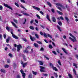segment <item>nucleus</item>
<instances>
[{"label":"nucleus","instance_id":"nucleus-1","mask_svg":"<svg viewBox=\"0 0 78 78\" xmlns=\"http://www.w3.org/2000/svg\"><path fill=\"white\" fill-rule=\"evenodd\" d=\"M6 28L8 31H11L10 33L12 34V36L13 38L16 39H19V37L14 35L13 32H12V29H11V27H6Z\"/></svg>","mask_w":78,"mask_h":78},{"label":"nucleus","instance_id":"nucleus-2","mask_svg":"<svg viewBox=\"0 0 78 78\" xmlns=\"http://www.w3.org/2000/svg\"><path fill=\"white\" fill-rule=\"evenodd\" d=\"M69 35L70 36H71L74 39H73V38H72L71 37H69V38L73 42H75H75H76V38H75V37H74V36H73V35H72V34L69 33Z\"/></svg>","mask_w":78,"mask_h":78},{"label":"nucleus","instance_id":"nucleus-3","mask_svg":"<svg viewBox=\"0 0 78 78\" xmlns=\"http://www.w3.org/2000/svg\"><path fill=\"white\" fill-rule=\"evenodd\" d=\"M55 5L57 6V8H58V9L60 10H61V9L60 8V7H59V6H60V7H62V6H63L62 4L59 3H56Z\"/></svg>","mask_w":78,"mask_h":78},{"label":"nucleus","instance_id":"nucleus-4","mask_svg":"<svg viewBox=\"0 0 78 78\" xmlns=\"http://www.w3.org/2000/svg\"><path fill=\"white\" fill-rule=\"evenodd\" d=\"M20 72L22 74V77H23V78H25V76H26V75L25 74V73L23 72V70L21 69L20 70Z\"/></svg>","mask_w":78,"mask_h":78},{"label":"nucleus","instance_id":"nucleus-5","mask_svg":"<svg viewBox=\"0 0 78 78\" xmlns=\"http://www.w3.org/2000/svg\"><path fill=\"white\" fill-rule=\"evenodd\" d=\"M40 69H41L40 70V71L41 72H45V70H44V69H45V68L44 67L40 66Z\"/></svg>","mask_w":78,"mask_h":78},{"label":"nucleus","instance_id":"nucleus-6","mask_svg":"<svg viewBox=\"0 0 78 78\" xmlns=\"http://www.w3.org/2000/svg\"><path fill=\"white\" fill-rule=\"evenodd\" d=\"M4 6L5 7H6V8H9V9H10L12 10V8H11V6H9L8 4L4 3Z\"/></svg>","mask_w":78,"mask_h":78},{"label":"nucleus","instance_id":"nucleus-7","mask_svg":"<svg viewBox=\"0 0 78 78\" xmlns=\"http://www.w3.org/2000/svg\"><path fill=\"white\" fill-rule=\"evenodd\" d=\"M17 50L18 51H19L20 50V48H22V46L20 44L17 45Z\"/></svg>","mask_w":78,"mask_h":78},{"label":"nucleus","instance_id":"nucleus-8","mask_svg":"<svg viewBox=\"0 0 78 78\" xmlns=\"http://www.w3.org/2000/svg\"><path fill=\"white\" fill-rule=\"evenodd\" d=\"M30 38L32 41H34L36 40V38L34 37H32L31 35L30 36Z\"/></svg>","mask_w":78,"mask_h":78},{"label":"nucleus","instance_id":"nucleus-9","mask_svg":"<svg viewBox=\"0 0 78 78\" xmlns=\"http://www.w3.org/2000/svg\"><path fill=\"white\" fill-rule=\"evenodd\" d=\"M21 64L22 65H23V67L25 68V66H27V65L28 63L26 62L25 63H23V62H22L21 63Z\"/></svg>","mask_w":78,"mask_h":78},{"label":"nucleus","instance_id":"nucleus-10","mask_svg":"<svg viewBox=\"0 0 78 78\" xmlns=\"http://www.w3.org/2000/svg\"><path fill=\"white\" fill-rule=\"evenodd\" d=\"M73 72L74 73L75 75H76L77 78H78V75L76 74V70H75V68H74L73 69Z\"/></svg>","mask_w":78,"mask_h":78},{"label":"nucleus","instance_id":"nucleus-11","mask_svg":"<svg viewBox=\"0 0 78 78\" xmlns=\"http://www.w3.org/2000/svg\"><path fill=\"white\" fill-rule=\"evenodd\" d=\"M33 8H34V9H36V10H37V11H40V8L38 7H37L35 6H33Z\"/></svg>","mask_w":78,"mask_h":78},{"label":"nucleus","instance_id":"nucleus-12","mask_svg":"<svg viewBox=\"0 0 78 78\" xmlns=\"http://www.w3.org/2000/svg\"><path fill=\"white\" fill-rule=\"evenodd\" d=\"M62 50H63L64 53H65L67 55H68V53L67 52L66 50L64 48H62Z\"/></svg>","mask_w":78,"mask_h":78},{"label":"nucleus","instance_id":"nucleus-13","mask_svg":"<svg viewBox=\"0 0 78 78\" xmlns=\"http://www.w3.org/2000/svg\"><path fill=\"white\" fill-rule=\"evenodd\" d=\"M0 71L1 72H2L3 73H6V71L4 69H2L0 70Z\"/></svg>","mask_w":78,"mask_h":78},{"label":"nucleus","instance_id":"nucleus-14","mask_svg":"<svg viewBox=\"0 0 78 78\" xmlns=\"http://www.w3.org/2000/svg\"><path fill=\"white\" fill-rule=\"evenodd\" d=\"M11 23L12 24L13 26L15 27V28H17V26L15 24V23H14V22H11Z\"/></svg>","mask_w":78,"mask_h":78},{"label":"nucleus","instance_id":"nucleus-15","mask_svg":"<svg viewBox=\"0 0 78 78\" xmlns=\"http://www.w3.org/2000/svg\"><path fill=\"white\" fill-rule=\"evenodd\" d=\"M46 18L48 19V20L49 21L51 22V20H50V16L48 14H47L46 15Z\"/></svg>","mask_w":78,"mask_h":78},{"label":"nucleus","instance_id":"nucleus-16","mask_svg":"<svg viewBox=\"0 0 78 78\" xmlns=\"http://www.w3.org/2000/svg\"><path fill=\"white\" fill-rule=\"evenodd\" d=\"M52 20L54 22H56V18L54 17H52Z\"/></svg>","mask_w":78,"mask_h":78},{"label":"nucleus","instance_id":"nucleus-17","mask_svg":"<svg viewBox=\"0 0 78 78\" xmlns=\"http://www.w3.org/2000/svg\"><path fill=\"white\" fill-rule=\"evenodd\" d=\"M40 63V64L41 66H42L44 64V63L42 61H38Z\"/></svg>","mask_w":78,"mask_h":78},{"label":"nucleus","instance_id":"nucleus-18","mask_svg":"<svg viewBox=\"0 0 78 78\" xmlns=\"http://www.w3.org/2000/svg\"><path fill=\"white\" fill-rule=\"evenodd\" d=\"M11 39L10 37H8L6 39V42L7 43H8L9 42V41L10 39Z\"/></svg>","mask_w":78,"mask_h":78},{"label":"nucleus","instance_id":"nucleus-19","mask_svg":"<svg viewBox=\"0 0 78 78\" xmlns=\"http://www.w3.org/2000/svg\"><path fill=\"white\" fill-rule=\"evenodd\" d=\"M47 3L48 5L49 6H50V7H51V3H50V2H47Z\"/></svg>","mask_w":78,"mask_h":78},{"label":"nucleus","instance_id":"nucleus-20","mask_svg":"<svg viewBox=\"0 0 78 78\" xmlns=\"http://www.w3.org/2000/svg\"><path fill=\"white\" fill-rule=\"evenodd\" d=\"M52 68L53 70H54L55 71H58V69L55 67L53 66Z\"/></svg>","mask_w":78,"mask_h":78},{"label":"nucleus","instance_id":"nucleus-21","mask_svg":"<svg viewBox=\"0 0 78 78\" xmlns=\"http://www.w3.org/2000/svg\"><path fill=\"white\" fill-rule=\"evenodd\" d=\"M73 66H74L76 67V68H78V66H77V64H76L73 63Z\"/></svg>","mask_w":78,"mask_h":78},{"label":"nucleus","instance_id":"nucleus-22","mask_svg":"<svg viewBox=\"0 0 78 78\" xmlns=\"http://www.w3.org/2000/svg\"><path fill=\"white\" fill-rule=\"evenodd\" d=\"M35 36L36 37V38H37V39L39 38V35H38L37 34H35Z\"/></svg>","mask_w":78,"mask_h":78},{"label":"nucleus","instance_id":"nucleus-23","mask_svg":"<svg viewBox=\"0 0 78 78\" xmlns=\"http://www.w3.org/2000/svg\"><path fill=\"white\" fill-rule=\"evenodd\" d=\"M57 28L58 30H59L60 31H61L62 30L61 29V27H60L59 26H57Z\"/></svg>","mask_w":78,"mask_h":78},{"label":"nucleus","instance_id":"nucleus-24","mask_svg":"<svg viewBox=\"0 0 78 78\" xmlns=\"http://www.w3.org/2000/svg\"><path fill=\"white\" fill-rule=\"evenodd\" d=\"M30 28L31 30H34V28L32 26H30Z\"/></svg>","mask_w":78,"mask_h":78},{"label":"nucleus","instance_id":"nucleus-25","mask_svg":"<svg viewBox=\"0 0 78 78\" xmlns=\"http://www.w3.org/2000/svg\"><path fill=\"white\" fill-rule=\"evenodd\" d=\"M34 45L35 47H38V44H37L36 43H34Z\"/></svg>","mask_w":78,"mask_h":78},{"label":"nucleus","instance_id":"nucleus-26","mask_svg":"<svg viewBox=\"0 0 78 78\" xmlns=\"http://www.w3.org/2000/svg\"><path fill=\"white\" fill-rule=\"evenodd\" d=\"M54 75H55V77H56V78H58V74H57V73H54Z\"/></svg>","mask_w":78,"mask_h":78},{"label":"nucleus","instance_id":"nucleus-27","mask_svg":"<svg viewBox=\"0 0 78 78\" xmlns=\"http://www.w3.org/2000/svg\"><path fill=\"white\" fill-rule=\"evenodd\" d=\"M68 76L69 78H73L72 76V75L70 74H68Z\"/></svg>","mask_w":78,"mask_h":78},{"label":"nucleus","instance_id":"nucleus-28","mask_svg":"<svg viewBox=\"0 0 78 78\" xmlns=\"http://www.w3.org/2000/svg\"><path fill=\"white\" fill-rule=\"evenodd\" d=\"M57 12L59 14H60V15H62V13L61 12L59 11H57Z\"/></svg>","mask_w":78,"mask_h":78},{"label":"nucleus","instance_id":"nucleus-29","mask_svg":"<svg viewBox=\"0 0 78 78\" xmlns=\"http://www.w3.org/2000/svg\"><path fill=\"white\" fill-rule=\"evenodd\" d=\"M4 67L5 68H8V67H9V65H5L4 66Z\"/></svg>","mask_w":78,"mask_h":78},{"label":"nucleus","instance_id":"nucleus-30","mask_svg":"<svg viewBox=\"0 0 78 78\" xmlns=\"http://www.w3.org/2000/svg\"><path fill=\"white\" fill-rule=\"evenodd\" d=\"M65 19L67 21V22H69V18H68V17H67L66 16L65 17Z\"/></svg>","mask_w":78,"mask_h":78},{"label":"nucleus","instance_id":"nucleus-31","mask_svg":"<svg viewBox=\"0 0 78 78\" xmlns=\"http://www.w3.org/2000/svg\"><path fill=\"white\" fill-rule=\"evenodd\" d=\"M44 36L45 37H47V35L44 32V34H43Z\"/></svg>","mask_w":78,"mask_h":78},{"label":"nucleus","instance_id":"nucleus-32","mask_svg":"<svg viewBox=\"0 0 78 78\" xmlns=\"http://www.w3.org/2000/svg\"><path fill=\"white\" fill-rule=\"evenodd\" d=\"M23 14H24V15H25V16H29V14L27 13H23Z\"/></svg>","mask_w":78,"mask_h":78},{"label":"nucleus","instance_id":"nucleus-33","mask_svg":"<svg viewBox=\"0 0 78 78\" xmlns=\"http://www.w3.org/2000/svg\"><path fill=\"white\" fill-rule=\"evenodd\" d=\"M49 47L50 48H53V46L51 44H50L49 45Z\"/></svg>","mask_w":78,"mask_h":78},{"label":"nucleus","instance_id":"nucleus-34","mask_svg":"<svg viewBox=\"0 0 78 78\" xmlns=\"http://www.w3.org/2000/svg\"><path fill=\"white\" fill-rule=\"evenodd\" d=\"M21 8H23V9H25V10H26V11H27V9H26V8H25L24 7H23V5H21Z\"/></svg>","mask_w":78,"mask_h":78},{"label":"nucleus","instance_id":"nucleus-35","mask_svg":"<svg viewBox=\"0 0 78 78\" xmlns=\"http://www.w3.org/2000/svg\"><path fill=\"white\" fill-rule=\"evenodd\" d=\"M36 16L37 17L38 19H41V17H40V16H39V15H38V14H37L36 15Z\"/></svg>","mask_w":78,"mask_h":78},{"label":"nucleus","instance_id":"nucleus-36","mask_svg":"<svg viewBox=\"0 0 78 78\" xmlns=\"http://www.w3.org/2000/svg\"><path fill=\"white\" fill-rule=\"evenodd\" d=\"M48 37H49L51 39H52V36L51 35H50L48 34Z\"/></svg>","mask_w":78,"mask_h":78},{"label":"nucleus","instance_id":"nucleus-37","mask_svg":"<svg viewBox=\"0 0 78 78\" xmlns=\"http://www.w3.org/2000/svg\"><path fill=\"white\" fill-rule=\"evenodd\" d=\"M32 72H33V74L35 75H37V72H35L34 71H32Z\"/></svg>","mask_w":78,"mask_h":78},{"label":"nucleus","instance_id":"nucleus-38","mask_svg":"<svg viewBox=\"0 0 78 78\" xmlns=\"http://www.w3.org/2000/svg\"><path fill=\"white\" fill-rule=\"evenodd\" d=\"M15 4L16 6H17V7H19V5L16 2L15 3Z\"/></svg>","mask_w":78,"mask_h":78},{"label":"nucleus","instance_id":"nucleus-39","mask_svg":"<svg viewBox=\"0 0 78 78\" xmlns=\"http://www.w3.org/2000/svg\"><path fill=\"white\" fill-rule=\"evenodd\" d=\"M58 25H60V26H61V25H62V23H61V22H58Z\"/></svg>","mask_w":78,"mask_h":78},{"label":"nucleus","instance_id":"nucleus-40","mask_svg":"<svg viewBox=\"0 0 78 78\" xmlns=\"http://www.w3.org/2000/svg\"><path fill=\"white\" fill-rule=\"evenodd\" d=\"M13 21L15 22V23H17V20L15 19H13Z\"/></svg>","mask_w":78,"mask_h":78},{"label":"nucleus","instance_id":"nucleus-41","mask_svg":"<svg viewBox=\"0 0 78 78\" xmlns=\"http://www.w3.org/2000/svg\"><path fill=\"white\" fill-rule=\"evenodd\" d=\"M50 65L51 67L52 68L53 67V64H52V63H50Z\"/></svg>","mask_w":78,"mask_h":78},{"label":"nucleus","instance_id":"nucleus-42","mask_svg":"<svg viewBox=\"0 0 78 78\" xmlns=\"http://www.w3.org/2000/svg\"><path fill=\"white\" fill-rule=\"evenodd\" d=\"M52 53H53L54 54V55H57L56 52L55 51H53Z\"/></svg>","mask_w":78,"mask_h":78},{"label":"nucleus","instance_id":"nucleus-43","mask_svg":"<svg viewBox=\"0 0 78 78\" xmlns=\"http://www.w3.org/2000/svg\"><path fill=\"white\" fill-rule=\"evenodd\" d=\"M58 63L59 64V65H60V66H61V62L60 60H58Z\"/></svg>","mask_w":78,"mask_h":78},{"label":"nucleus","instance_id":"nucleus-44","mask_svg":"<svg viewBox=\"0 0 78 78\" xmlns=\"http://www.w3.org/2000/svg\"><path fill=\"white\" fill-rule=\"evenodd\" d=\"M57 52L58 53H60V52H59V49H58V48H57L56 50Z\"/></svg>","mask_w":78,"mask_h":78},{"label":"nucleus","instance_id":"nucleus-45","mask_svg":"<svg viewBox=\"0 0 78 78\" xmlns=\"http://www.w3.org/2000/svg\"><path fill=\"white\" fill-rule=\"evenodd\" d=\"M28 77L29 78H32V75L31 74H30L29 76Z\"/></svg>","mask_w":78,"mask_h":78},{"label":"nucleus","instance_id":"nucleus-46","mask_svg":"<svg viewBox=\"0 0 78 78\" xmlns=\"http://www.w3.org/2000/svg\"><path fill=\"white\" fill-rule=\"evenodd\" d=\"M37 43H38V44H42V43L39 41H37Z\"/></svg>","mask_w":78,"mask_h":78},{"label":"nucleus","instance_id":"nucleus-47","mask_svg":"<svg viewBox=\"0 0 78 78\" xmlns=\"http://www.w3.org/2000/svg\"><path fill=\"white\" fill-rule=\"evenodd\" d=\"M16 48H12V51H16Z\"/></svg>","mask_w":78,"mask_h":78},{"label":"nucleus","instance_id":"nucleus-48","mask_svg":"<svg viewBox=\"0 0 78 78\" xmlns=\"http://www.w3.org/2000/svg\"><path fill=\"white\" fill-rule=\"evenodd\" d=\"M20 1L21 2H23V3H25V1L24 0H20Z\"/></svg>","mask_w":78,"mask_h":78},{"label":"nucleus","instance_id":"nucleus-49","mask_svg":"<svg viewBox=\"0 0 78 78\" xmlns=\"http://www.w3.org/2000/svg\"><path fill=\"white\" fill-rule=\"evenodd\" d=\"M44 57L47 59H48V60H49V58H48L47 57H46L45 55H44Z\"/></svg>","mask_w":78,"mask_h":78},{"label":"nucleus","instance_id":"nucleus-50","mask_svg":"<svg viewBox=\"0 0 78 78\" xmlns=\"http://www.w3.org/2000/svg\"><path fill=\"white\" fill-rule=\"evenodd\" d=\"M24 53H28V51L24 50Z\"/></svg>","mask_w":78,"mask_h":78},{"label":"nucleus","instance_id":"nucleus-51","mask_svg":"<svg viewBox=\"0 0 78 78\" xmlns=\"http://www.w3.org/2000/svg\"><path fill=\"white\" fill-rule=\"evenodd\" d=\"M35 29L36 30V31H39V29L38 28V27H35Z\"/></svg>","mask_w":78,"mask_h":78},{"label":"nucleus","instance_id":"nucleus-52","mask_svg":"<svg viewBox=\"0 0 78 78\" xmlns=\"http://www.w3.org/2000/svg\"><path fill=\"white\" fill-rule=\"evenodd\" d=\"M2 9H3V7L2 5H0V10H2Z\"/></svg>","mask_w":78,"mask_h":78},{"label":"nucleus","instance_id":"nucleus-53","mask_svg":"<svg viewBox=\"0 0 78 78\" xmlns=\"http://www.w3.org/2000/svg\"><path fill=\"white\" fill-rule=\"evenodd\" d=\"M52 12L53 13L55 12V9H51Z\"/></svg>","mask_w":78,"mask_h":78},{"label":"nucleus","instance_id":"nucleus-54","mask_svg":"<svg viewBox=\"0 0 78 78\" xmlns=\"http://www.w3.org/2000/svg\"><path fill=\"white\" fill-rule=\"evenodd\" d=\"M60 19H61V20H64V18H63V17H62V16L60 17Z\"/></svg>","mask_w":78,"mask_h":78},{"label":"nucleus","instance_id":"nucleus-55","mask_svg":"<svg viewBox=\"0 0 78 78\" xmlns=\"http://www.w3.org/2000/svg\"><path fill=\"white\" fill-rule=\"evenodd\" d=\"M43 75L44 76H48V74H44Z\"/></svg>","mask_w":78,"mask_h":78},{"label":"nucleus","instance_id":"nucleus-56","mask_svg":"<svg viewBox=\"0 0 78 78\" xmlns=\"http://www.w3.org/2000/svg\"><path fill=\"white\" fill-rule=\"evenodd\" d=\"M44 48H41L40 49V51H44Z\"/></svg>","mask_w":78,"mask_h":78},{"label":"nucleus","instance_id":"nucleus-57","mask_svg":"<svg viewBox=\"0 0 78 78\" xmlns=\"http://www.w3.org/2000/svg\"><path fill=\"white\" fill-rule=\"evenodd\" d=\"M40 13H41V14L42 15H43V14H44V12L41 11H40Z\"/></svg>","mask_w":78,"mask_h":78},{"label":"nucleus","instance_id":"nucleus-58","mask_svg":"<svg viewBox=\"0 0 78 78\" xmlns=\"http://www.w3.org/2000/svg\"><path fill=\"white\" fill-rule=\"evenodd\" d=\"M23 40L25 42H27V39L26 38H23Z\"/></svg>","mask_w":78,"mask_h":78},{"label":"nucleus","instance_id":"nucleus-59","mask_svg":"<svg viewBox=\"0 0 78 78\" xmlns=\"http://www.w3.org/2000/svg\"><path fill=\"white\" fill-rule=\"evenodd\" d=\"M3 36L4 38L5 39V38H6V34H4Z\"/></svg>","mask_w":78,"mask_h":78},{"label":"nucleus","instance_id":"nucleus-60","mask_svg":"<svg viewBox=\"0 0 78 78\" xmlns=\"http://www.w3.org/2000/svg\"><path fill=\"white\" fill-rule=\"evenodd\" d=\"M2 35L0 34V39L2 40Z\"/></svg>","mask_w":78,"mask_h":78},{"label":"nucleus","instance_id":"nucleus-61","mask_svg":"<svg viewBox=\"0 0 78 78\" xmlns=\"http://www.w3.org/2000/svg\"><path fill=\"white\" fill-rule=\"evenodd\" d=\"M23 59L24 61H26V60H27V59H26V58H25V57H23Z\"/></svg>","mask_w":78,"mask_h":78},{"label":"nucleus","instance_id":"nucleus-62","mask_svg":"<svg viewBox=\"0 0 78 78\" xmlns=\"http://www.w3.org/2000/svg\"><path fill=\"white\" fill-rule=\"evenodd\" d=\"M35 21L36 22V23H39V22L38 21H37L36 20H35Z\"/></svg>","mask_w":78,"mask_h":78},{"label":"nucleus","instance_id":"nucleus-63","mask_svg":"<svg viewBox=\"0 0 78 78\" xmlns=\"http://www.w3.org/2000/svg\"><path fill=\"white\" fill-rule=\"evenodd\" d=\"M9 56H10V57H12V54H11V53L9 54Z\"/></svg>","mask_w":78,"mask_h":78},{"label":"nucleus","instance_id":"nucleus-64","mask_svg":"<svg viewBox=\"0 0 78 78\" xmlns=\"http://www.w3.org/2000/svg\"><path fill=\"white\" fill-rule=\"evenodd\" d=\"M17 78H20V76L19 75H18L17 76Z\"/></svg>","mask_w":78,"mask_h":78}]
</instances>
